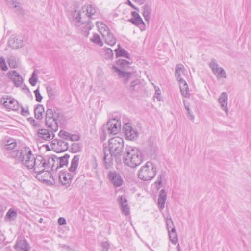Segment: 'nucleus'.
I'll use <instances>...</instances> for the list:
<instances>
[{"instance_id": "f257e3e1", "label": "nucleus", "mask_w": 251, "mask_h": 251, "mask_svg": "<svg viewBox=\"0 0 251 251\" xmlns=\"http://www.w3.org/2000/svg\"><path fill=\"white\" fill-rule=\"evenodd\" d=\"M45 124L48 129H40L37 131L38 136L45 140H50L54 137V133L58 129L57 118L52 109H48L46 113Z\"/></svg>"}, {"instance_id": "f03ea898", "label": "nucleus", "mask_w": 251, "mask_h": 251, "mask_svg": "<svg viewBox=\"0 0 251 251\" xmlns=\"http://www.w3.org/2000/svg\"><path fill=\"white\" fill-rule=\"evenodd\" d=\"M141 152L138 149L129 146L126 149V153L123 158L124 164L131 168H135L142 162Z\"/></svg>"}, {"instance_id": "7ed1b4c3", "label": "nucleus", "mask_w": 251, "mask_h": 251, "mask_svg": "<svg viewBox=\"0 0 251 251\" xmlns=\"http://www.w3.org/2000/svg\"><path fill=\"white\" fill-rule=\"evenodd\" d=\"M12 158L18 163L22 164L27 169L31 167L32 161L35 158L31 150L27 147L20 149V151L12 152Z\"/></svg>"}, {"instance_id": "20e7f679", "label": "nucleus", "mask_w": 251, "mask_h": 251, "mask_svg": "<svg viewBox=\"0 0 251 251\" xmlns=\"http://www.w3.org/2000/svg\"><path fill=\"white\" fill-rule=\"evenodd\" d=\"M80 156L79 155H75L72 159L70 167L69 168L70 173L64 172H62L59 175V179L63 185L66 187H69L72 181L73 175L76 174V171L78 167Z\"/></svg>"}, {"instance_id": "39448f33", "label": "nucleus", "mask_w": 251, "mask_h": 251, "mask_svg": "<svg viewBox=\"0 0 251 251\" xmlns=\"http://www.w3.org/2000/svg\"><path fill=\"white\" fill-rule=\"evenodd\" d=\"M123 148L124 140L122 138L116 136L109 140V150L107 151L114 156L117 162H120L121 161Z\"/></svg>"}, {"instance_id": "423d86ee", "label": "nucleus", "mask_w": 251, "mask_h": 251, "mask_svg": "<svg viewBox=\"0 0 251 251\" xmlns=\"http://www.w3.org/2000/svg\"><path fill=\"white\" fill-rule=\"evenodd\" d=\"M130 63L125 59H119L117 61V65L119 66L117 67L115 66L112 67V70L116 73L118 77L124 79V80L127 81L132 75V73L126 70L130 68Z\"/></svg>"}, {"instance_id": "0eeeda50", "label": "nucleus", "mask_w": 251, "mask_h": 251, "mask_svg": "<svg viewBox=\"0 0 251 251\" xmlns=\"http://www.w3.org/2000/svg\"><path fill=\"white\" fill-rule=\"evenodd\" d=\"M156 168L155 166L150 161H148L139 171L138 177L144 181H148L152 179L155 176Z\"/></svg>"}, {"instance_id": "6e6552de", "label": "nucleus", "mask_w": 251, "mask_h": 251, "mask_svg": "<svg viewBox=\"0 0 251 251\" xmlns=\"http://www.w3.org/2000/svg\"><path fill=\"white\" fill-rule=\"evenodd\" d=\"M69 12L71 14V20L75 25L79 26L86 21L83 11L79 9L78 3H74L73 9Z\"/></svg>"}, {"instance_id": "1a4fd4ad", "label": "nucleus", "mask_w": 251, "mask_h": 251, "mask_svg": "<svg viewBox=\"0 0 251 251\" xmlns=\"http://www.w3.org/2000/svg\"><path fill=\"white\" fill-rule=\"evenodd\" d=\"M50 167L49 163V159L47 162L43 156L39 155L36 156L32 161V164L31 167H28L31 173H39L42 171H44L46 168Z\"/></svg>"}, {"instance_id": "9d476101", "label": "nucleus", "mask_w": 251, "mask_h": 251, "mask_svg": "<svg viewBox=\"0 0 251 251\" xmlns=\"http://www.w3.org/2000/svg\"><path fill=\"white\" fill-rule=\"evenodd\" d=\"M121 129V121L115 118L109 120L102 127L103 135L116 134Z\"/></svg>"}, {"instance_id": "9b49d317", "label": "nucleus", "mask_w": 251, "mask_h": 251, "mask_svg": "<svg viewBox=\"0 0 251 251\" xmlns=\"http://www.w3.org/2000/svg\"><path fill=\"white\" fill-rule=\"evenodd\" d=\"M69 157L70 156L68 154H65L64 156L60 157L53 156L49 158V163L50 167H51L52 170H56L58 168L68 165Z\"/></svg>"}, {"instance_id": "f8f14e48", "label": "nucleus", "mask_w": 251, "mask_h": 251, "mask_svg": "<svg viewBox=\"0 0 251 251\" xmlns=\"http://www.w3.org/2000/svg\"><path fill=\"white\" fill-rule=\"evenodd\" d=\"M209 67L217 79H226L227 78V74L226 71L223 68L219 66V64L215 59H212L211 60L209 63Z\"/></svg>"}, {"instance_id": "ddd939ff", "label": "nucleus", "mask_w": 251, "mask_h": 251, "mask_svg": "<svg viewBox=\"0 0 251 251\" xmlns=\"http://www.w3.org/2000/svg\"><path fill=\"white\" fill-rule=\"evenodd\" d=\"M3 148L9 154L10 157L12 158V152L20 151V149H18L17 143L15 139L13 138L5 139L3 142Z\"/></svg>"}, {"instance_id": "4468645a", "label": "nucleus", "mask_w": 251, "mask_h": 251, "mask_svg": "<svg viewBox=\"0 0 251 251\" xmlns=\"http://www.w3.org/2000/svg\"><path fill=\"white\" fill-rule=\"evenodd\" d=\"M123 132L126 138L128 140H134L137 138L138 132L130 123H126L124 125Z\"/></svg>"}, {"instance_id": "2eb2a0df", "label": "nucleus", "mask_w": 251, "mask_h": 251, "mask_svg": "<svg viewBox=\"0 0 251 251\" xmlns=\"http://www.w3.org/2000/svg\"><path fill=\"white\" fill-rule=\"evenodd\" d=\"M108 177L111 183L115 187H119L122 185L123 180L121 175L115 171H109Z\"/></svg>"}, {"instance_id": "dca6fc26", "label": "nucleus", "mask_w": 251, "mask_h": 251, "mask_svg": "<svg viewBox=\"0 0 251 251\" xmlns=\"http://www.w3.org/2000/svg\"><path fill=\"white\" fill-rule=\"evenodd\" d=\"M0 102L8 109L13 111L19 110V105L18 103L17 100L13 99L2 98L1 99Z\"/></svg>"}, {"instance_id": "f3484780", "label": "nucleus", "mask_w": 251, "mask_h": 251, "mask_svg": "<svg viewBox=\"0 0 251 251\" xmlns=\"http://www.w3.org/2000/svg\"><path fill=\"white\" fill-rule=\"evenodd\" d=\"M218 103L221 109L224 111L226 115L228 116L229 111L227 107L228 95L226 92H222L219 96L218 99Z\"/></svg>"}, {"instance_id": "a211bd4d", "label": "nucleus", "mask_w": 251, "mask_h": 251, "mask_svg": "<svg viewBox=\"0 0 251 251\" xmlns=\"http://www.w3.org/2000/svg\"><path fill=\"white\" fill-rule=\"evenodd\" d=\"M14 248L17 251H29L30 247L27 240L24 238H18Z\"/></svg>"}, {"instance_id": "6ab92c4d", "label": "nucleus", "mask_w": 251, "mask_h": 251, "mask_svg": "<svg viewBox=\"0 0 251 251\" xmlns=\"http://www.w3.org/2000/svg\"><path fill=\"white\" fill-rule=\"evenodd\" d=\"M118 201L121 206L122 213L125 215L130 214V208L127 204V201L125 196H121L118 199Z\"/></svg>"}, {"instance_id": "aec40b11", "label": "nucleus", "mask_w": 251, "mask_h": 251, "mask_svg": "<svg viewBox=\"0 0 251 251\" xmlns=\"http://www.w3.org/2000/svg\"><path fill=\"white\" fill-rule=\"evenodd\" d=\"M8 7L11 9L14 12L20 14H23V11L21 4L17 0H6Z\"/></svg>"}, {"instance_id": "412c9836", "label": "nucleus", "mask_w": 251, "mask_h": 251, "mask_svg": "<svg viewBox=\"0 0 251 251\" xmlns=\"http://www.w3.org/2000/svg\"><path fill=\"white\" fill-rule=\"evenodd\" d=\"M9 46L13 49H18L24 46L23 38L19 36L12 37L8 41Z\"/></svg>"}, {"instance_id": "4be33fe9", "label": "nucleus", "mask_w": 251, "mask_h": 251, "mask_svg": "<svg viewBox=\"0 0 251 251\" xmlns=\"http://www.w3.org/2000/svg\"><path fill=\"white\" fill-rule=\"evenodd\" d=\"M10 78L15 86L19 87L23 83V79L20 74L16 71L9 72Z\"/></svg>"}, {"instance_id": "5701e85b", "label": "nucleus", "mask_w": 251, "mask_h": 251, "mask_svg": "<svg viewBox=\"0 0 251 251\" xmlns=\"http://www.w3.org/2000/svg\"><path fill=\"white\" fill-rule=\"evenodd\" d=\"M179 83V87L182 95L185 98H189L190 94L189 92V87L187 83L184 79L178 81Z\"/></svg>"}, {"instance_id": "b1692460", "label": "nucleus", "mask_w": 251, "mask_h": 251, "mask_svg": "<svg viewBox=\"0 0 251 251\" xmlns=\"http://www.w3.org/2000/svg\"><path fill=\"white\" fill-rule=\"evenodd\" d=\"M81 10L83 11L84 17L86 16L88 18H92L96 12L95 7L91 5H85L81 8Z\"/></svg>"}, {"instance_id": "393cba45", "label": "nucleus", "mask_w": 251, "mask_h": 251, "mask_svg": "<svg viewBox=\"0 0 251 251\" xmlns=\"http://www.w3.org/2000/svg\"><path fill=\"white\" fill-rule=\"evenodd\" d=\"M166 199L167 195L165 190L162 189L159 192L157 201V205L159 209L160 210H162L164 209Z\"/></svg>"}, {"instance_id": "a878e982", "label": "nucleus", "mask_w": 251, "mask_h": 251, "mask_svg": "<svg viewBox=\"0 0 251 251\" xmlns=\"http://www.w3.org/2000/svg\"><path fill=\"white\" fill-rule=\"evenodd\" d=\"M51 174L48 171H42L39 173H37L36 177L37 179L41 181H49L51 178Z\"/></svg>"}, {"instance_id": "bb28decb", "label": "nucleus", "mask_w": 251, "mask_h": 251, "mask_svg": "<svg viewBox=\"0 0 251 251\" xmlns=\"http://www.w3.org/2000/svg\"><path fill=\"white\" fill-rule=\"evenodd\" d=\"M104 158L103 161L104 163L105 167L106 169L110 168L113 165V158L114 157L113 155H112L111 153H107L106 152V150H104Z\"/></svg>"}, {"instance_id": "cd10ccee", "label": "nucleus", "mask_w": 251, "mask_h": 251, "mask_svg": "<svg viewBox=\"0 0 251 251\" xmlns=\"http://www.w3.org/2000/svg\"><path fill=\"white\" fill-rule=\"evenodd\" d=\"M185 70L184 66L181 64H178L176 66L175 75L177 81L183 79L181 77V75H185Z\"/></svg>"}, {"instance_id": "c85d7f7f", "label": "nucleus", "mask_w": 251, "mask_h": 251, "mask_svg": "<svg viewBox=\"0 0 251 251\" xmlns=\"http://www.w3.org/2000/svg\"><path fill=\"white\" fill-rule=\"evenodd\" d=\"M102 36L104 38L105 43L107 44L110 46H113L115 44L116 39L110 30L102 35Z\"/></svg>"}, {"instance_id": "c756f323", "label": "nucleus", "mask_w": 251, "mask_h": 251, "mask_svg": "<svg viewBox=\"0 0 251 251\" xmlns=\"http://www.w3.org/2000/svg\"><path fill=\"white\" fill-rule=\"evenodd\" d=\"M56 146V150H57L58 152H63L69 149V144L66 140H59L57 141Z\"/></svg>"}, {"instance_id": "7c9ffc66", "label": "nucleus", "mask_w": 251, "mask_h": 251, "mask_svg": "<svg viewBox=\"0 0 251 251\" xmlns=\"http://www.w3.org/2000/svg\"><path fill=\"white\" fill-rule=\"evenodd\" d=\"M129 21L138 26L141 31L145 30V24L143 22L141 16L129 19Z\"/></svg>"}, {"instance_id": "2f4dec72", "label": "nucleus", "mask_w": 251, "mask_h": 251, "mask_svg": "<svg viewBox=\"0 0 251 251\" xmlns=\"http://www.w3.org/2000/svg\"><path fill=\"white\" fill-rule=\"evenodd\" d=\"M169 233V238L170 241L173 244H176L178 242V238H177V234L175 229L174 226L171 229V230L168 231Z\"/></svg>"}, {"instance_id": "473e14b6", "label": "nucleus", "mask_w": 251, "mask_h": 251, "mask_svg": "<svg viewBox=\"0 0 251 251\" xmlns=\"http://www.w3.org/2000/svg\"><path fill=\"white\" fill-rule=\"evenodd\" d=\"M151 12V9L150 5L146 4L143 7L142 14L146 21L150 20Z\"/></svg>"}, {"instance_id": "72a5a7b5", "label": "nucleus", "mask_w": 251, "mask_h": 251, "mask_svg": "<svg viewBox=\"0 0 251 251\" xmlns=\"http://www.w3.org/2000/svg\"><path fill=\"white\" fill-rule=\"evenodd\" d=\"M96 24L99 32L101 35H103L110 30L107 25L102 22H97Z\"/></svg>"}, {"instance_id": "f704fd0d", "label": "nucleus", "mask_w": 251, "mask_h": 251, "mask_svg": "<svg viewBox=\"0 0 251 251\" xmlns=\"http://www.w3.org/2000/svg\"><path fill=\"white\" fill-rule=\"evenodd\" d=\"M44 112V108L41 105H38L34 109V114L36 119H41L43 117V113Z\"/></svg>"}, {"instance_id": "c9c22d12", "label": "nucleus", "mask_w": 251, "mask_h": 251, "mask_svg": "<svg viewBox=\"0 0 251 251\" xmlns=\"http://www.w3.org/2000/svg\"><path fill=\"white\" fill-rule=\"evenodd\" d=\"M118 48L115 50L117 57L122 56L129 58V54L126 50L125 49L121 48L120 44L118 45Z\"/></svg>"}, {"instance_id": "e433bc0d", "label": "nucleus", "mask_w": 251, "mask_h": 251, "mask_svg": "<svg viewBox=\"0 0 251 251\" xmlns=\"http://www.w3.org/2000/svg\"><path fill=\"white\" fill-rule=\"evenodd\" d=\"M17 216V213L16 211L10 209L6 213L5 218L9 221L14 220Z\"/></svg>"}, {"instance_id": "4c0bfd02", "label": "nucleus", "mask_w": 251, "mask_h": 251, "mask_svg": "<svg viewBox=\"0 0 251 251\" xmlns=\"http://www.w3.org/2000/svg\"><path fill=\"white\" fill-rule=\"evenodd\" d=\"M90 41L100 47L103 46V42L100 36L97 34H94V35L90 38Z\"/></svg>"}, {"instance_id": "58836bf2", "label": "nucleus", "mask_w": 251, "mask_h": 251, "mask_svg": "<svg viewBox=\"0 0 251 251\" xmlns=\"http://www.w3.org/2000/svg\"><path fill=\"white\" fill-rule=\"evenodd\" d=\"M74 3L77 2L72 1L71 0H65L62 3V5L67 11L70 12L73 9V4Z\"/></svg>"}, {"instance_id": "ea45409f", "label": "nucleus", "mask_w": 251, "mask_h": 251, "mask_svg": "<svg viewBox=\"0 0 251 251\" xmlns=\"http://www.w3.org/2000/svg\"><path fill=\"white\" fill-rule=\"evenodd\" d=\"M8 63L9 66L12 68H15L18 67V62L16 58L14 56H10L8 60Z\"/></svg>"}, {"instance_id": "a19ab883", "label": "nucleus", "mask_w": 251, "mask_h": 251, "mask_svg": "<svg viewBox=\"0 0 251 251\" xmlns=\"http://www.w3.org/2000/svg\"><path fill=\"white\" fill-rule=\"evenodd\" d=\"M104 52V57L106 59L109 60L113 58V53L112 50L110 48L103 49Z\"/></svg>"}, {"instance_id": "79ce46f5", "label": "nucleus", "mask_w": 251, "mask_h": 251, "mask_svg": "<svg viewBox=\"0 0 251 251\" xmlns=\"http://www.w3.org/2000/svg\"><path fill=\"white\" fill-rule=\"evenodd\" d=\"M38 80L37 74H36V71H34V72L32 74V76L30 78L29 80V82L30 84L34 86L36 85Z\"/></svg>"}, {"instance_id": "37998d69", "label": "nucleus", "mask_w": 251, "mask_h": 251, "mask_svg": "<svg viewBox=\"0 0 251 251\" xmlns=\"http://www.w3.org/2000/svg\"><path fill=\"white\" fill-rule=\"evenodd\" d=\"M140 80L139 79H136L135 80L133 81L131 84L130 86V90L132 92L136 89L140 88Z\"/></svg>"}, {"instance_id": "c03bdc74", "label": "nucleus", "mask_w": 251, "mask_h": 251, "mask_svg": "<svg viewBox=\"0 0 251 251\" xmlns=\"http://www.w3.org/2000/svg\"><path fill=\"white\" fill-rule=\"evenodd\" d=\"M80 147L78 143H73L71 144L70 150L72 152H77L80 151Z\"/></svg>"}, {"instance_id": "a18cd8bd", "label": "nucleus", "mask_w": 251, "mask_h": 251, "mask_svg": "<svg viewBox=\"0 0 251 251\" xmlns=\"http://www.w3.org/2000/svg\"><path fill=\"white\" fill-rule=\"evenodd\" d=\"M28 121L29 123L34 128H38L40 127L41 126V123L40 122L35 121L32 118H29L28 119Z\"/></svg>"}, {"instance_id": "49530a36", "label": "nucleus", "mask_w": 251, "mask_h": 251, "mask_svg": "<svg viewBox=\"0 0 251 251\" xmlns=\"http://www.w3.org/2000/svg\"><path fill=\"white\" fill-rule=\"evenodd\" d=\"M183 102L184 107L187 111L188 116H189V119L192 121H194L195 117L189 108V104L186 102L185 100H183Z\"/></svg>"}, {"instance_id": "de8ad7c7", "label": "nucleus", "mask_w": 251, "mask_h": 251, "mask_svg": "<svg viewBox=\"0 0 251 251\" xmlns=\"http://www.w3.org/2000/svg\"><path fill=\"white\" fill-rule=\"evenodd\" d=\"M166 226L168 229V231L171 230V229L173 227L174 225L173 222L172 220V219L170 216H167L166 218Z\"/></svg>"}, {"instance_id": "09e8293b", "label": "nucleus", "mask_w": 251, "mask_h": 251, "mask_svg": "<svg viewBox=\"0 0 251 251\" xmlns=\"http://www.w3.org/2000/svg\"><path fill=\"white\" fill-rule=\"evenodd\" d=\"M70 134V133L67 131L61 130L60 131L59 135L60 136V137L64 139V140L67 141L69 140Z\"/></svg>"}, {"instance_id": "8fccbe9b", "label": "nucleus", "mask_w": 251, "mask_h": 251, "mask_svg": "<svg viewBox=\"0 0 251 251\" xmlns=\"http://www.w3.org/2000/svg\"><path fill=\"white\" fill-rule=\"evenodd\" d=\"M0 66L1 69L3 71H6L8 69L5 59L3 57H0Z\"/></svg>"}, {"instance_id": "3c124183", "label": "nucleus", "mask_w": 251, "mask_h": 251, "mask_svg": "<svg viewBox=\"0 0 251 251\" xmlns=\"http://www.w3.org/2000/svg\"><path fill=\"white\" fill-rule=\"evenodd\" d=\"M34 92L36 97V100L37 102H41L42 99V97L40 93L39 88L35 90Z\"/></svg>"}, {"instance_id": "603ef678", "label": "nucleus", "mask_w": 251, "mask_h": 251, "mask_svg": "<svg viewBox=\"0 0 251 251\" xmlns=\"http://www.w3.org/2000/svg\"><path fill=\"white\" fill-rule=\"evenodd\" d=\"M79 137L78 135L70 134L68 140H70L71 141H77L79 140Z\"/></svg>"}, {"instance_id": "864d4df0", "label": "nucleus", "mask_w": 251, "mask_h": 251, "mask_svg": "<svg viewBox=\"0 0 251 251\" xmlns=\"http://www.w3.org/2000/svg\"><path fill=\"white\" fill-rule=\"evenodd\" d=\"M101 247L102 248V251H108L110 245L107 242H104L101 243Z\"/></svg>"}, {"instance_id": "5fc2aeb1", "label": "nucleus", "mask_w": 251, "mask_h": 251, "mask_svg": "<svg viewBox=\"0 0 251 251\" xmlns=\"http://www.w3.org/2000/svg\"><path fill=\"white\" fill-rule=\"evenodd\" d=\"M21 114L24 116H27L29 115V112L28 109H25L22 107Z\"/></svg>"}, {"instance_id": "6e6d98bb", "label": "nucleus", "mask_w": 251, "mask_h": 251, "mask_svg": "<svg viewBox=\"0 0 251 251\" xmlns=\"http://www.w3.org/2000/svg\"><path fill=\"white\" fill-rule=\"evenodd\" d=\"M58 223L60 225H63L66 223V221L64 218L60 217L58 220Z\"/></svg>"}, {"instance_id": "4d7b16f0", "label": "nucleus", "mask_w": 251, "mask_h": 251, "mask_svg": "<svg viewBox=\"0 0 251 251\" xmlns=\"http://www.w3.org/2000/svg\"><path fill=\"white\" fill-rule=\"evenodd\" d=\"M162 178L161 175H160L157 178V180L155 181V184L160 185L162 184Z\"/></svg>"}, {"instance_id": "13d9d810", "label": "nucleus", "mask_w": 251, "mask_h": 251, "mask_svg": "<svg viewBox=\"0 0 251 251\" xmlns=\"http://www.w3.org/2000/svg\"><path fill=\"white\" fill-rule=\"evenodd\" d=\"M127 4L130 6L131 7H132L133 8H134V9L137 10V11H139V8H138L137 7H135L133 4L130 1V0H128L127 1Z\"/></svg>"}, {"instance_id": "bf43d9fd", "label": "nucleus", "mask_w": 251, "mask_h": 251, "mask_svg": "<svg viewBox=\"0 0 251 251\" xmlns=\"http://www.w3.org/2000/svg\"><path fill=\"white\" fill-rule=\"evenodd\" d=\"M62 247L68 251H72L71 248L68 245H63Z\"/></svg>"}, {"instance_id": "052dcab7", "label": "nucleus", "mask_w": 251, "mask_h": 251, "mask_svg": "<svg viewBox=\"0 0 251 251\" xmlns=\"http://www.w3.org/2000/svg\"><path fill=\"white\" fill-rule=\"evenodd\" d=\"M132 15L133 16L132 18H136L137 17L140 16L139 14L135 11L132 12Z\"/></svg>"}, {"instance_id": "680f3d73", "label": "nucleus", "mask_w": 251, "mask_h": 251, "mask_svg": "<svg viewBox=\"0 0 251 251\" xmlns=\"http://www.w3.org/2000/svg\"><path fill=\"white\" fill-rule=\"evenodd\" d=\"M133 0L135 1L136 2L138 3L140 5L143 4L145 1V0Z\"/></svg>"}, {"instance_id": "e2e57ef3", "label": "nucleus", "mask_w": 251, "mask_h": 251, "mask_svg": "<svg viewBox=\"0 0 251 251\" xmlns=\"http://www.w3.org/2000/svg\"><path fill=\"white\" fill-rule=\"evenodd\" d=\"M161 92L160 90L158 88V89H156L155 90V95H160Z\"/></svg>"}, {"instance_id": "0e129e2a", "label": "nucleus", "mask_w": 251, "mask_h": 251, "mask_svg": "<svg viewBox=\"0 0 251 251\" xmlns=\"http://www.w3.org/2000/svg\"><path fill=\"white\" fill-rule=\"evenodd\" d=\"M51 87H48L47 88V91L48 92V95H49L50 94V92H51Z\"/></svg>"}, {"instance_id": "69168bd1", "label": "nucleus", "mask_w": 251, "mask_h": 251, "mask_svg": "<svg viewBox=\"0 0 251 251\" xmlns=\"http://www.w3.org/2000/svg\"><path fill=\"white\" fill-rule=\"evenodd\" d=\"M156 98L158 100V101L161 100V97L160 95H156Z\"/></svg>"}, {"instance_id": "338daca9", "label": "nucleus", "mask_w": 251, "mask_h": 251, "mask_svg": "<svg viewBox=\"0 0 251 251\" xmlns=\"http://www.w3.org/2000/svg\"><path fill=\"white\" fill-rule=\"evenodd\" d=\"M177 251H181L179 244L177 245Z\"/></svg>"}, {"instance_id": "774afa93", "label": "nucleus", "mask_w": 251, "mask_h": 251, "mask_svg": "<svg viewBox=\"0 0 251 251\" xmlns=\"http://www.w3.org/2000/svg\"><path fill=\"white\" fill-rule=\"evenodd\" d=\"M42 218H41V219L39 220V222H42Z\"/></svg>"}]
</instances>
